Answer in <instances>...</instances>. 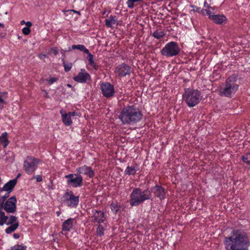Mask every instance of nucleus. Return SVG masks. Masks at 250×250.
Returning <instances> with one entry per match:
<instances>
[{
  "mask_svg": "<svg viewBox=\"0 0 250 250\" xmlns=\"http://www.w3.org/2000/svg\"><path fill=\"white\" fill-rule=\"evenodd\" d=\"M67 183L74 188L81 187L83 185V177L78 174H69L65 176Z\"/></svg>",
  "mask_w": 250,
  "mask_h": 250,
  "instance_id": "nucleus-9",
  "label": "nucleus"
},
{
  "mask_svg": "<svg viewBox=\"0 0 250 250\" xmlns=\"http://www.w3.org/2000/svg\"><path fill=\"white\" fill-rule=\"evenodd\" d=\"M51 52L54 55H56L58 53V50L57 47H53L51 49Z\"/></svg>",
  "mask_w": 250,
  "mask_h": 250,
  "instance_id": "nucleus-42",
  "label": "nucleus"
},
{
  "mask_svg": "<svg viewBox=\"0 0 250 250\" xmlns=\"http://www.w3.org/2000/svg\"><path fill=\"white\" fill-rule=\"evenodd\" d=\"M180 51V49L178 43L175 42H170L165 45L160 52L163 56L172 57L178 55Z\"/></svg>",
  "mask_w": 250,
  "mask_h": 250,
  "instance_id": "nucleus-8",
  "label": "nucleus"
},
{
  "mask_svg": "<svg viewBox=\"0 0 250 250\" xmlns=\"http://www.w3.org/2000/svg\"><path fill=\"white\" fill-rule=\"evenodd\" d=\"M248 153V154H250V152H249V153Z\"/></svg>",
  "mask_w": 250,
  "mask_h": 250,
  "instance_id": "nucleus-58",
  "label": "nucleus"
},
{
  "mask_svg": "<svg viewBox=\"0 0 250 250\" xmlns=\"http://www.w3.org/2000/svg\"><path fill=\"white\" fill-rule=\"evenodd\" d=\"M92 222L97 223L99 224L104 223L106 220L105 212L102 210L92 209Z\"/></svg>",
  "mask_w": 250,
  "mask_h": 250,
  "instance_id": "nucleus-17",
  "label": "nucleus"
},
{
  "mask_svg": "<svg viewBox=\"0 0 250 250\" xmlns=\"http://www.w3.org/2000/svg\"><path fill=\"white\" fill-rule=\"evenodd\" d=\"M200 11L202 12V13H199L200 14H201L203 15H205L206 9H200Z\"/></svg>",
  "mask_w": 250,
  "mask_h": 250,
  "instance_id": "nucleus-46",
  "label": "nucleus"
},
{
  "mask_svg": "<svg viewBox=\"0 0 250 250\" xmlns=\"http://www.w3.org/2000/svg\"><path fill=\"white\" fill-rule=\"evenodd\" d=\"M6 225L9 226L5 229V232L6 234H11L15 231L19 227V223L17 217L15 216L10 215L9 216V220Z\"/></svg>",
  "mask_w": 250,
  "mask_h": 250,
  "instance_id": "nucleus-13",
  "label": "nucleus"
},
{
  "mask_svg": "<svg viewBox=\"0 0 250 250\" xmlns=\"http://www.w3.org/2000/svg\"><path fill=\"white\" fill-rule=\"evenodd\" d=\"M20 176H21V174H18V176H17V178H16V179L18 178L19 177H20Z\"/></svg>",
  "mask_w": 250,
  "mask_h": 250,
  "instance_id": "nucleus-55",
  "label": "nucleus"
},
{
  "mask_svg": "<svg viewBox=\"0 0 250 250\" xmlns=\"http://www.w3.org/2000/svg\"><path fill=\"white\" fill-rule=\"evenodd\" d=\"M25 24H26V25L27 26L26 27H28V28L29 27L31 26V25H32V23L30 21H27V22H26Z\"/></svg>",
  "mask_w": 250,
  "mask_h": 250,
  "instance_id": "nucleus-47",
  "label": "nucleus"
},
{
  "mask_svg": "<svg viewBox=\"0 0 250 250\" xmlns=\"http://www.w3.org/2000/svg\"><path fill=\"white\" fill-rule=\"evenodd\" d=\"M38 57L41 59V60H43L45 58H46L47 57V55L44 54H42V53H41L40 54L38 55Z\"/></svg>",
  "mask_w": 250,
  "mask_h": 250,
  "instance_id": "nucleus-43",
  "label": "nucleus"
},
{
  "mask_svg": "<svg viewBox=\"0 0 250 250\" xmlns=\"http://www.w3.org/2000/svg\"><path fill=\"white\" fill-rule=\"evenodd\" d=\"M17 182V179L9 181L3 186L2 188L0 189V194H1L3 191L11 192L16 185Z\"/></svg>",
  "mask_w": 250,
  "mask_h": 250,
  "instance_id": "nucleus-20",
  "label": "nucleus"
},
{
  "mask_svg": "<svg viewBox=\"0 0 250 250\" xmlns=\"http://www.w3.org/2000/svg\"><path fill=\"white\" fill-rule=\"evenodd\" d=\"M206 14L208 16V18L210 20H212V17L215 16L216 14H214V12L210 10H207L206 9Z\"/></svg>",
  "mask_w": 250,
  "mask_h": 250,
  "instance_id": "nucleus-37",
  "label": "nucleus"
},
{
  "mask_svg": "<svg viewBox=\"0 0 250 250\" xmlns=\"http://www.w3.org/2000/svg\"><path fill=\"white\" fill-rule=\"evenodd\" d=\"M15 160V155L13 152H9L6 154L5 161L13 163Z\"/></svg>",
  "mask_w": 250,
  "mask_h": 250,
  "instance_id": "nucleus-33",
  "label": "nucleus"
},
{
  "mask_svg": "<svg viewBox=\"0 0 250 250\" xmlns=\"http://www.w3.org/2000/svg\"><path fill=\"white\" fill-rule=\"evenodd\" d=\"M58 79L57 77H50L48 79H45V81H46L49 85H51L56 82Z\"/></svg>",
  "mask_w": 250,
  "mask_h": 250,
  "instance_id": "nucleus-35",
  "label": "nucleus"
},
{
  "mask_svg": "<svg viewBox=\"0 0 250 250\" xmlns=\"http://www.w3.org/2000/svg\"><path fill=\"white\" fill-rule=\"evenodd\" d=\"M76 223L77 221L75 218H69L65 220L62 224V234L67 235L68 232L74 229Z\"/></svg>",
  "mask_w": 250,
  "mask_h": 250,
  "instance_id": "nucleus-14",
  "label": "nucleus"
},
{
  "mask_svg": "<svg viewBox=\"0 0 250 250\" xmlns=\"http://www.w3.org/2000/svg\"><path fill=\"white\" fill-rule=\"evenodd\" d=\"M60 113L62 116V122L65 126H69L72 124V117L78 116V113L77 112L73 111L66 113L63 109H61Z\"/></svg>",
  "mask_w": 250,
  "mask_h": 250,
  "instance_id": "nucleus-15",
  "label": "nucleus"
},
{
  "mask_svg": "<svg viewBox=\"0 0 250 250\" xmlns=\"http://www.w3.org/2000/svg\"><path fill=\"white\" fill-rule=\"evenodd\" d=\"M17 200L15 196L10 197L2 205L4 210L7 213H14L16 210Z\"/></svg>",
  "mask_w": 250,
  "mask_h": 250,
  "instance_id": "nucleus-16",
  "label": "nucleus"
},
{
  "mask_svg": "<svg viewBox=\"0 0 250 250\" xmlns=\"http://www.w3.org/2000/svg\"><path fill=\"white\" fill-rule=\"evenodd\" d=\"M13 238L15 239H18L20 238V234L19 233H15L13 235Z\"/></svg>",
  "mask_w": 250,
  "mask_h": 250,
  "instance_id": "nucleus-45",
  "label": "nucleus"
},
{
  "mask_svg": "<svg viewBox=\"0 0 250 250\" xmlns=\"http://www.w3.org/2000/svg\"><path fill=\"white\" fill-rule=\"evenodd\" d=\"M0 27H3V24L0 22Z\"/></svg>",
  "mask_w": 250,
  "mask_h": 250,
  "instance_id": "nucleus-54",
  "label": "nucleus"
},
{
  "mask_svg": "<svg viewBox=\"0 0 250 250\" xmlns=\"http://www.w3.org/2000/svg\"><path fill=\"white\" fill-rule=\"evenodd\" d=\"M40 162V160L38 158L27 156L23 162V169L27 174L31 175L38 168Z\"/></svg>",
  "mask_w": 250,
  "mask_h": 250,
  "instance_id": "nucleus-7",
  "label": "nucleus"
},
{
  "mask_svg": "<svg viewBox=\"0 0 250 250\" xmlns=\"http://www.w3.org/2000/svg\"><path fill=\"white\" fill-rule=\"evenodd\" d=\"M71 11H73V12L75 13H79V14H80L79 12H78V11H75L74 10H72Z\"/></svg>",
  "mask_w": 250,
  "mask_h": 250,
  "instance_id": "nucleus-52",
  "label": "nucleus"
},
{
  "mask_svg": "<svg viewBox=\"0 0 250 250\" xmlns=\"http://www.w3.org/2000/svg\"><path fill=\"white\" fill-rule=\"evenodd\" d=\"M237 77L235 75L229 76L225 82L218 87L217 91L222 97L231 98L238 89L239 85L236 83Z\"/></svg>",
  "mask_w": 250,
  "mask_h": 250,
  "instance_id": "nucleus-3",
  "label": "nucleus"
},
{
  "mask_svg": "<svg viewBox=\"0 0 250 250\" xmlns=\"http://www.w3.org/2000/svg\"><path fill=\"white\" fill-rule=\"evenodd\" d=\"M131 67L125 63L118 65L115 68V74L119 77H125L131 74Z\"/></svg>",
  "mask_w": 250,
  "mask_h": 250,
  "instance_id": "nucleus-11",
  "label": "nucleus"
},
{
  "mask_svg": "<svg viewBox=\"0 0 250 250\" xmlns=\"http://www.w3.org/2000/svg\"><path fill=\"white\" fill-rule=\"evenodd\" d=\"M23 34L25 35H28L30 33V29L28 27H23L22 29Z\"/></svg>",
  "mask_w": 250,
  "mask_h": 250,
  "instance_id": "nucleus-39",
  "label": "nucleus"
},
{
  "mask_svg": "<svg viewBox=\"0 0 250 250\" xmlns=\"http://www.w3.org/2000/svg\"><path fill=\"white\" fill-rule=\"evenodd\" d=\"M73 80L77 83H85L90 82L91 78L89 74L84 68H82L78 74L74 77Z\"/></svg>",
  "mask_w": 250,
  "mask_h": 250,
  "instance_id": "nucleus-12",
  "label": "nucleus"
},
{
  "mask_svg": "<svg viewBox=\"0 0 250 250\" xmlns=\"http://www.w3.org/2000/svg\"><path fill=\"white\" fill-rule=\"evenodd\" d=\"M105 26L111 29H113L115 26L119 25V21L117 18L115 16L110 15L108 19L105 20Z\"/></svg>",
  "mask_w": 250,
  "mask_h": 250,
  "instance_id": "nucleus-21",
  "label": "nucleus"
},
{
  "mask_svg": "<svg viewBox=\"0 0 250 250\" xmlns=\"http://www.w3.org/2000/svg\"><path fill=\"white\" fill-rule=\"evenodd\" d=\"M27 247L23 244L15 245L7 250H26Z\"/></svg>",
  "mask_w": 250,
  "mask_h": 250,
  "instance_id": "nucleus-32",
  "label": "nucleus"
},
{
  "mask_svg": "<svg viewBox=\"0 0 250 250\" xmlns=\"http://www.w3.org/2000/svg\"><path fill=\"white\" fill-rule=\"evenodd\" d=\"M119 118L123 125H134L142 119V114L134 105L127 106L122 109Z\"/></svg>",
  "mask_w": 250,
  "mask_h": 250,
  "instance_id": "nucleus-2",
  "label": "nucleus"
},
{
  "mask_svg": "<svg viewBox=\"0 0 250 250\" xmlns=\"http://www.w3.org/2000/svg\"><path fill=\"white\" fill-rule=\"evenodd\" d=\"M224 245L226 250H248L250 241L246 232L234 229L229 236L225 237Z\"/></svg>",
  "mask_w": 250,
  "mask_h": 250,
  "instance_id": "nucleus-1",
  "label": "nucleus"
},
{
  "mask_svg": "<svg viewBox=\"0 0 250 250\" xmlns=\"http://www.w3.org/2000/svg\"><path fill=\"white\" fill-rule=\"evenodd\" d=\"M110 208L114 214H116L119 210L120 206L117 201H113L110 204Z\"/></svg>",
  "mask_w": 250,
  "mask_h": 250,
  "instance_id": "nucleus-28",
  "label": "nucleus"
},
{
  "mask_svg": "<svg viewBox=\"0 0 250 250\" xmlns=\"http://www.w3.org/2000/svg\"><path fill=\"white\" fill-rule=\"evenodd\" d=\"M100 89L104 97L109 98L115 95V90L113 85L109 82H103L100 84Z\"/></svg>",
  "mask_w": 250,
  "mask_h": 250,
  "instance_id": "nucleus-10",
  "label": "nucleus"
},
{
  "mask_svg": "<svg viewBox=\"0 0 250 250\" xmlns=\"http://www.w3.org/2000/svg\"><path fill=\"white\" fill-rule=\"evenodd\" d=\"M250 160V154L246 153L243 156H242V160L244 161H246V160Z\"/></svg>",
  "mask_w": 250,
  "mask_h": 250,
  "instance_id": "nucleus-41",
  "label": "nucleus"
},
{
  "mask_svg": "<svg viewBox=\"0 0 250 250\" xmlns=\"http://www.w3.org/2000/svg\"><path fill=\"white\" fill-rule=\"evenodd\" d=\"M165 35V32L161 28H157L152 34V36L157 40L163 38Z\"/></svg>",
  "mask_w": 250,
  "mask_h": 250,
  "instance_id": "nucleus-24",
  "label": "nucleus"
},
{
  "mask_svg": "<svg viewBox=\"0 0 250 250\" xmlns=\"http://www.w3.org/2000/svg\"><path fill=\"white\" fill-rule=\"evenodd\" d=\"M139 170L138 166L135 164L133 166H127L125 170V174L126 175H135L136 171Z\"/></svg>",
  "mask_w": 250,
  "mask_h": 250,
  "instance_id": "nucleus-23",
  "label": "nucleus"
},
{
  "mask_svg": "<svg viewBox=\"0 0 250 250\" xmlns=\"http://www.w3.org/2000/svg\"><path fill=\"white\" fill-rule=\"evenodd\" d=\"M105 230V228L102 225L99 224V225L97 226L96 229L97 235L100 237L104 236V231Z\"/></svg>",
  "mask_w": 250,
  "mask_h": 250,
  "instance_id": "nucleus-31",
  "label": "nucleus"
},
{
  "mask_svg": "<svg viewBox=\"0 0 250 250\" xmlns=\"http://www.w3.org/2000/svg\"><path fill=\"white\" fill-rule=\"evenodd\" d=\"M144 0H127L126 5L129 9H133L134 7L135 3L137 2H141Z\"/></svg>",
  "mask_w": 250,
  "mask_h": 250,
  "instance_id": "nucleus-30",
  "label": "nucleus"
},
{
  "mask_svg": "<svg viewBox=\"0 0 250 250\" xmlns=\"http://www.w3.org/2000/svg\"><path fill=\"white\" fill-rule=\"evenodd\" d=\"M105 13V11H104L103 13V14H104Z\"/></svg>",
  "mask_w": 250,
  "mask_h": 250,
  "instance_id": "nucleus-57",
  "label": "nucleus"
},
{
  "mask_svg": "<svg viewBox=\"0 0 250 250\" xmlns=\"http://www.w3.org/2000/svg\"><path fill=\"white\" fill-rule=\"evenodd\" d=\"M4 100L0 96V105L2 104V106H3V104H4Z\"/></svg>",
  "mask_w": 250,
  "mask_h": 250,
  "instance_id": "nucleus-49",
  "label": "nucleus"
},
{
  "mask_svg": "<svg viewBox=\"0 0 250 250\" xmlns=\"http://www.w3.org/2000/svg\"><path fill=\"white\" fill-rule=\"evenodd\" d=\"M211 20L216 24L219 25H224L228 21L227 17L223 14H216L212 17Z\"/></svg>",
  "mask_w": 250,
  "mask_h": 250,
  "instance_id": "nucleus-22",
  "label": "nucleus"
},
{
  "mask_svg": "<svg viewBox=\"0 0 250 250\" xmlns=\"http://www.w3.org/2000/svg\"><path fill=\"white\" fill-rule=\"evenodd\" d=\"M62 61L64 71L66 72H69L72 68V63L71 62H66L64 59H62Z\"/></svg>",
  "mask_w": 250,
  "mask_h": 250,
  "instance_id": "nucleus-34",
  "label": "nucleus"
},
{
  "mask_svg": "<svg viewBox=\"0 0 250 250\" xmlns=\"http://www.w3.org/2000/svg\"><path fill=\"white\" fill-rule=\"evenodd\" d=\"M87 59L89 62V64L93 68L97 70L99 68V66L96 64V63L94 62V56L91 54L90 52H88L87 54Z\"/></svg>",
  "mask_w": 250,
  "mask_h": 250,
  "instance_id": "nucleus-25",
  "label": "nucleus"
},
{
  "mask_svg": "<svg viewBox=\"0 0 250 250\" xmlns=\"http://www.w3.org/2000/svg\"><path fill=\"white\" fill-rule=\"evenodd\" d=\"M151 196V192L150 190H143L139 188H135L130 195V205L132 207L138 206L146 201L150 199Z\"/></svg>",
  "mask_w": 250,
  "mask_h": 250,
  "instance_id": "nucleus-4",
  "label": "nucleus"
},
{
  "mask_svg": "<svg viewBox=\"0 0 250 250\" xmlns=\"http://www.w3.org/2000/svg\"><path fill=\"white\" fill-rule=\"evenodd\" d=\"M10 192H6L4 195L1 196V199L0 200V207L2 206L4 200L9 196Z\"/></svg>",
  "mask_w": 250,
  "mask_h": 250,
  "instance_id": "nucleus-36",
  "label": "nucleus"
},
{
  "mask_svg": "<svg viewBox=\"0 0 250 250\" xmlns=\"http://www.w3.org/2000/svg\"><path fill=\"white\" fill-rule=\"evenodd\" d=\"M61 213V212L60 211H57L56 212V214H57V216H59L60 215Z\"/></svg>",
  "mask_w": 250,
  "mask_h": 250,
  "instance_id": "nucleus-50",
  "label": "nucleus"
},
{
  "mask_svg": "<svg viewBox=\"0 0 250 250\" xmlns=\"http://www.w3.org/2000/svg\"><path fill=\"white\" fill-rule=\"evenodd\" d=\"M21 23H25L24 21H22L21 22Z\"/></svg>",
  "mask_w": 250,
  "mask_h": 250,
  "instance_id": "nucleus-56",
  "label": "nucleus"
},
{
  "mask_svg": "<svg viewBox=\"0 0 250 250\" xmlns=\"http://www.w3.org/2000/svg\"><path fill=\"white\" fill-rule=\"evenodd\" d=\"M62 203L70 208H76L79 203V196H76L72 191L67 190L62 196Z\"/></svg>",
  "mask_w": 250,
  "mask_h": 250,
  "instance_id": "nucleus-6",
  "label": "nucleus"
},
{
  "mask_svg": "<svg viewBox=\"0 0 250 250\" xmlns=\"http://www.w3.org/2000/svg\"><path fill=\"white\" fill-rule=\"evenodd\" d=\"M190 6L192 8V9L191 10L193 12H196L197 13H202V12L200 11V8L196 6L195 5H191Z\"/></svg>",
  "mask_w": 250,
  "mask_h": 250,
  "instance_id": "nucleus-38",
  "label": "nucleus"
},
{
  "mask_svg": "<svg viewBox=\"0 0 250 250\" xmlns=\"http://www.w3.org/2000/svg\"><path fill=\"white\" fill-rule=\"evenodd\" d=\"M203 95L200 91L190 88H185L182 98L189 107L197 105L201 101Z\"/></svg>",
  "mask_w": 250,
  "mask_h": 250,
  "instance_id": "nucleus-5",
  "label": "nucleus"
},
{
  "mask_svg": "<svg viewBox=\"0 0 250 250\" xmlns=\"http://www.w3.org/2000/svg\"><path fill=\"white\" fill-rule=\"evenodd\" d=\"M151 189L154 196L160 200H163L166 198V192L165 188L162 186L157 185L153 187Z\"/></svg>",
  "mask_w": 250,
  "mask_h": 250,
  "instance_id": "nucleus-19",
  "label": "nucleus"
},
{
  "mask_svg": "<svg viewBox=\"0 0 250 250\" xmlns=\"http://www.w3.org/2000/svg\"><path fill=\"white\" fill-rule=\"evenodd\" d=\"M76 171L79 175L83 174L89 178H93L95 176V172L91 167L86 165L77 167Z\"/></svg>",
  "mask_w": 250,
  "mask_h": 250,
  "instance_id": "nucleus-18",
  "label": "nucleus"
},
{
  "mask_svg": "<svg viewBox=\"0 0 250 250\" xmlns=\"http://www.w3.org/2000/svg\"><path fill=\"white\" fill-rule=\"evenodd\" d=\"M7 136V133L6 132H4L2 133L1 135L0 136V141L2 144L4 148L6 147L9 144Z\"/></svg>",
  "mask_w": 250,
  "mask_h": 250,
  "instance_id": "nucleus-27",
  "label": "nucleus"
},
{
  "mask_svg": "<svg viewBox=\"0 0 250 250\" xmlns=\"http://www.w3.org/2000/svg\"><path fill=\"white\" fill-rule=\"evenodd\" d=\"M71 48L72 49H78L83 52L86 54L89 52V50L85 47V46L82 44L73 45L71 46Z\"/></svg>",
  "mask_w": 250,
  "mask_h": 250,
  "instance_id": "nucleus-29",
  "label": "nucleus"
},
{
  "mask_svg": "<svg viewBox=\"0 0 250 250\" xmlns=\"http://www.w3.org/2000/svg\"><path fill=\"white\" fill-rule=\"evenodd\" d=\"M244 162H245L248 164H250V160H247V161L246 160V161H244Z\"/></svg>",
  "mask_w": 250,
  "mask_h": 250,
  "instance_id": "nucleus-51",
  "label": "nucleus"
},
{
  "mask_svg": "<svg viewBox=\"0 0 250 250\" xmlns=\"http://www.w3.org/2000/svg\"><path fill=\"white\" fill-rule=\"evenodd\" d=\"M204 6L206 8V9H209V7H211L206 1L204 3Z\"/></svg>",
  "mask_w": 250,
  "mask_h": 250,
  "instance_id": "nucleus-44",
  "label": "nucleus"
},
{
  "mask_svg": "<svg viewBox=\"0 0 250 250\" xmlns=\"http://www.w3.org/2000/svg\"><path fill=\"white\" fill-rule=\"evenodd\" d=\"M9 220V216L5 215V213L0 208V226L6 224Z\"/></svg>",
  "mask_w": 250,
  "mask_h": 250,
  "instance_id": "nucleus-26",
  "label": "nucleus"
},
{
  "mask_svg": "<svg viewBox=\"0 0 250 250\" xmlns=\"http://www.w3.org/2000/svg\"><path fill=\"white\" fill-rule=\"evenodd\" d=\"M249 168H250V167H249Z\"/></svg>",
  "mask_w": 250,
  "mask_h": 250,
  "instance_id": "nucleus-59",
  "label": "nucleus"
},
{
  "mask_svg": "<svg viewBox=\"0 0 250 250\" xmlns=\"http://www.w3.org/2000/svg\"><path fill=\"white\" fill-rule=\"evenodd\" d=\"M216 7L215 6H211L210 7H209L208 10H210L214 12V11L216 10Z\"/></svg>",
  "mask_w": 250,
  "mask_h": 250,
  "instance_id": "nucleus-48",
  "label": "nucleus"
},
{
  "mask_svg": "<svg viewBox=\"0 0 250 250\" xmlns=\"http://www.w3.org/2000/svg\"><path fill=\"white\" fill-rule=\"evenodd\" d=\"M67 86L68 87H71V85L70 84H67Z\"/></svg>",
  "mask_w": 250,
  "mask_h": 250,
  "instance_id": "nucleus-53",
  "label": "nucleus"
},
{
  "mask_svg": "<svg viewBox=\"0 0 250 250\" xmlns=\"http://www.w3.org/2000/svg\"><path fill=\"white\" fill-rule=\"evenodd\" d=\"M34 179H35L37 182H40L42 181V176L41 175H37L34 176L31 179L32 180Z\"/></svg>",
  "mask_w": 250,
  "mask_h": 250,
  "instance_id": "nucleus-40",
  "label": "nucleus"
}]
</instances>
